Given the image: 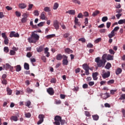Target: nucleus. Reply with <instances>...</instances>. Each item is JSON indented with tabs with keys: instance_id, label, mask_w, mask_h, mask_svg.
I'll return each instance as SVG.
<instances>
[{
	"instance_id": "obj_14",
	"label": "nucleus",
	"mask_w": 125,
	"mask_h": 125,
	"mask_svg": "<svg viewBox=\"0 0 125 125\" xmlns=\"http://www.w3.org/2000/svg\"><path fill=\"white\" fill-rule=\"evenodd\" d=\"M98 72H95L92 74V77L93 78L94 81H97L98 80Z\"/></svg>"
},
{
	"instance_id": "obj_42",
	"label": "nucleus",
	"mask_w": 125,
	"mask_h": 125,
	"mask_svg": "<svg viewBox=\"0 0 125 125\" xmlns=\"http://www.w3.org/2000/svg\"><path fill=\"white\" fill-rule=\"evenodd\" d=\"M79 42H85L86 40L84 38H80L78 40Z\"/></svg>"
},
{
	"instance_id": "obj_35",
	"label": "nucleus",
	"mask_w": 125,
	"mask_h": 125,
	"mask_svg": "<svg viewBox=\"0 0 125 125\" xmlns=\"http://www.w3.org/2000/svg\"><path fill=\"white\" fill-rule=\"evenodd\" d=\"M54 37H55V34H51L48 35L46 36L47 39H51V38H53Z\"/></svg>"
},
{
	"instance_id": "obj_13",
	"label": "nucleus",
	"mask_w": 125,
	"mask_h": 125,
	"mask_svg": "<svg viewBox=\"0 0 125 125\" xmlns=\"http://www.w3.org/2000/svg\"><path fill=\"white\" fill-rule=\"evenodd\" d=\"M19 7L21 8V9H24L27 7V5L24 3H20L19 4Z\"/></svg>"
},
{
	"instance_id": "obj_33",
	"label": "nucleus",
	"mask_w": 125,
	"mask_h": 125,
	"mask_svg": "<svg viewBox=\"0 0 125 125\" xmlns=\"http://www.w3.org/2000/svg\"><path fill=\"white\" fill-rule=\"evenodd\" d=\"M59 6V4H58V3H55V4H54V6H53V9H54L55 10L57 9V8H58Z\"/></svg>"
},
{
	"instance_id": "obj_50",
	"label": "nucleus",
	"mask_w": 125,
	"mask_h": 125,
	"mask_svg": "<svg viewBox=\"0 0 125 125\" xmlns=\"http://www.w3.org/2000/svg\"><path fill=\"white\" fill-rule=\"evenodd\" d=\"M31 113H27L25 114V116L26 118H31Z\"/></svg>"
},
{
	"instance_id": "obj_63",
	"label": "nucleus",
	"mask_w": 125,
	"mask_h": 125,
	"mask_svg": "<svg viewBox=\"0 0 125 125\" xmlns=\"http://www.w3.org/2000/svg\"><path fill=\"white\" fill-rule=\"evenodd\" d=\"M10 54L11 55H14V54H15V51H14V50H10Z\"/></svg>"
},
{
	"instance_id": "obj_58",
	"label": "nucleus",
	"mask_w": 125,
	"mask_h": 125,
	"mask_svg": "<svg viewBox=\"0 0 125 125\" xmlns=\"http://www.w3.org/2000/svg\"><path fill=\"white\" fill-rule=\"evenodd\" d=\"M2 35V38H3L4 39H6L7 38V36H6V35L5 34V33H2L1 34Z\"/></svg>"
},
{
	"instance_id": "obj_30",
	"label": "nucleus",
	"mask_w": 125,
	"mask_h": 125,
	"mask_svg": "<svg viewBox=\"0 0 125 125\" xmlns=\"http://www.w3.org/2000/svg\"><path fill=\"white\" fill-rule=\"evenodd\" d=\"M73 3H75L76 4H81V1L79 0H71Z\"/></svg>"
},
{
	"instance_id": "obj_12",
	"label": "nucleus",
	"mask_w": 125,
	"mask_h": 125,
	"mask_svg": "<svg viewBox=\"0 0 125 125\" xmlns=\"http://www.w3.org/2000/svg\"><path fill=\"white\" fill-rule=\"evenodd\" d=\"M64 58V55H62L61 54H59L56 56V59L59 61L62 60V59Z\"/></svg>"
},
{
	"instance_id": "obj_18",
	"label": "nucleus",
	"mask_w": 125,
	"mask_h": 125,
	"mask_svg": "<svg viewBox=\"0 0 125 125\" xmlns=\"http://www.w3.org/2000/svg\"><path fill=\"white\" fill-rule=\"evenodd\" d=\"M64 51L65 53H68V54H70V53H73V50H71L69 48H65Z\"/></svg>"
},
{
	"instance_id": "obj_55",
	"label": "nucleus",
	"mask_w": 125,
	"mask_h": 125,
	"mask_svg": "<svg viewBox=\"0 0 125 125\" xmlns=\"http://www.w3.org/2000/svg\"><path fill=\"white\" fill-rule=\"evenodd\" d=\"M26 91L28 93H31V92H33V89H30V88H27Z\"/></svg>"
},
{
	"instance_id": "obj_47",
	"label": "nucleus",
	"mask_w": 125,
	"mask_h": 125,
	"mask_svg": "<svg viewBox=\"0 0 125 125\" xmlns=\"http://www.w3.org/2000/svg\"><path fill=\"white\" fill-rule=\"evenodd\" d=\"M4 42L5 43V44H8V42H9V40L8 38L7 37V38H5L4 39Z\"/></svg>"
},
{
	"instance_id": "obj_20",
	"label": "nucleus",
	"mask_w": 125,
	"mask_h": 125,
	"mask_svg": "<svg viewBox=\"0 0 125 125\" xmlns=\"http://www.w3.org/2000/svg\"><path fill=\"white\" fill-rule=\"evenodd\" d=\"M37 52H42V51H43V46H40L39 47L36 48Z\"/></svg>"
},
{
	"instance_id": "obj_19",
	"label": "nucleus",
	"mask_w": 125,
	"mask_h": 125,
	"mask_svg": "<svg viewBox=\"0 0 125 125\" xmlns=\"http://www.w3.org/2000/svg\"><path fill=\"white\" fill-rule=\"evenodd\" d=\"M101 97L103 99H107V98H109L110 97V95L109 94H102Z\"/></svg>"
},
{
	"instance_id": "obj_7",
	"label": "nucleus",
	"mask_w": 125,
	"mask_h": 125,
	"mask_svg": "<svg viewBox=\"0 0 125 125\" xmlns=\"http://www.w3.org/2000/svg\"><path fill=\"white\" fill-rule=\"evenodd\" d=\"M39 121L37 123V125H41L43 123V119H44V115L40 114L39 115Z\"/></svg>"
},
{
	"instance_id": "obj_43",
	"label": "nucleus",
	"mask_w": 125,
	"mask_h": 125,
	"mask_svg": "<svg viewBox=\"0 0 125 125\" xmlns=\"http://www.w3.org/2000/svg\"><path fill=\"white\" fill-rule=\"evenodd\" d=\"M115 83V80L113 79L110 80L107 82L108 84H112V83Z\"/></svg>"
},
{
	"instance_id": "obj_29",
	"label": "nucleus",
	"mask_w": 125,
	"mask_h": 125,
	"mask_svg": "<svg viewBox=\"0 0 125 125\" xmlns=\"http://www.w3.org/2000/svg\"><path fill=\"white\" fill-rule=\"evenodd\" d=\"M122 71L123 70H122V68H117L116 71V75H120V74L122 73Z\"/></svg>"
},
{
	"instance_id": "obj_32",
	"label": "nucleus",
	"mask_w": 125,
	"mask_h": 125,
	"mask_svg": "<svg viewBox=\"0 0 125 125\" xmlns=\"http://www.w3.org/2000/svg\"><path fill=\"white\" fill-rule=\"evenodd\" d=\"M107 59V60H113L114 56H112L111 55H108Z\"/></svg>"
},
{
	"instance_id": "obj_9",
	"label": "nucleus",
	"mask_w": 125,
	"mask_h": 125,
	"mask_svg": "<svg viewBox=\"0 0 125 125\" xmlns=\"http://www.w3.org/2000/svg\"><path fill=\"white\" fill-rule=\"evenodd\" d=\"M53 26L55 27V29H56V30H58V29H59V22H58V21H54Z\"/></svg>"
},
{
	"instance_id": "obj_8",
	"label": "nucleus",
	"mask_w": 125,
	"mask_h": 125,
	"mask_svg": "<svg viewBox=\"0 0 125 125\" xmlns=\"http://www.w3.org/2000/svg\"><path fill=\"white\" fill-rule=\"evenodd\" d=\"M63 38H64V39H67V41H68L69 42H71V41H72V36H70L69 33H65L63 35Z\"/></svg>"
},
{
	"instance_id": "obj_44",
	"label": "nucleus",
	"mask_w": 125,
	"mask_h": 125,
	"mask_svg": "<svg viewBox=\"0 0 125 125\" xmlns=\"http://www.w3.org/2000/svg\"><path fill=\"white\" fill-rule=\"evenodd\" d=\"M34 14L35 16H39L40 15V13H39V11L35 10L34 12Z\"/></svg>"
},
{
	"instance_id": "obj_25",
	"label": "nucleus",
	"mask_w": 125,
	"mask_h": 125,
	"mask_svg": "<svg viewBox=\"0 0 125 125\" xmlns=\"http://www.w3.org/2000/svg\"><path fill=\"white\" fill-rule=\"evenodd\" d=\"M115 33L112 31H111V33L108 35V37L109 38V39H112V38L115 37Z\"/></svg>"
},
{
	"instance_id": "obj_11",
	"label": "nucleus",
	"mask_w": 125,
	"mask_h": 125,
	"mask_svg": "<svg viewBox=\"0 0 125 125\" xmlns=\"http://www.w3.org/2000/svg\"><path fill=\"white\" fill-rule=\"evenodd\" d=\"M47 92L49 94H53L54 93V89L52 87H49L47 89Z\"/></svg>"
},
{
	"instance_id": "obj_1",
	"label": "nucleus",
	"mask_w": 125,
	"mask_h": 125,
	"mask_svg": "<svg viewBox=\"0 0 125 125\" xmlns=\"http://www.w3.org/2000/svg\"><path fill=\"white\" fill-rule=\"evenodd\" d=\"M37 31H34L31 33V37L28 39L29 42L30 43H36L39 40H40V36L36 34Z\"/></svg>"
},
{
	"instance_id": "obj_4",
	"label": "nucleus",
	"mask_w": 125,
	"mask_h": 125,
	"mask_svg": "<svg viewBox=\"0 0 125 125\" xmlns=\"http://www.w3.org/2000/svg\"><path fill=\"white\" fill-rule=\"evenodd\" d=\"M54 120L55 122H54L55 125H60V122L62 120V118L58 115L55 116Z\"/></svg>"
},
{
	"instance_id": "obj_59",
	"label": "nucleus",
	"mask_w": 125,
	"mask_h": 125,
	"mask_svg": "<svg viewBox=\"0 0 125 125\" xmlns=\"http://www.w3.org/2000/svg\"><path fill=\"white\" fill-rule=\"evenodd\" d=\"M21 22L22 23H25V22H27V19L25 18H22L21 19Z\"/></svg>"
},
{
	"instance_id": "obj_48",
	"label": "nucleus",
	"mask_w": 125,
	"mask_h": 125,
	"mask_svg": "<svg viewBox=\"0 0 125 125\" xmlns=\"http://www.w3.org/2000/svg\"><path fill=\"white\" fill-rule=\"evenodd\" d=\"M107 20H108V17H104L102 19V21H103V22H106Z\"/></svg>"
},
{
	"instance_id": "obj_57",
	"label": "nucleus",
	"mask_w": 125,
	"mask_h": 125,
	"mask_svg": "<svg viewBox=\"0 0 125 125\" xmlns=\"http://www.w3.org/2000/svg\"><path fill=\"white\" fill-rule=\"evenodd\" d=\"M109 53H110V54H112L113 55L115 54V51H114V50H113V49H109Z\"/></svg>"
},
{
	"instance_id": "obj_51",
	"label": "nucleus",
	"mask_w": 125,
	"mask_h": 125,
	"mask_svg": "<svg viewBox=\"0 0 125 125\" xmlns=\"http://www.w3.org/2000/svg\"><path fill=\"white\" fill-rule=\"evenodd\" d=\"M2 84H7V81H6V80L5 79H2Z\"/></svg>"
},
{
	"instance_id": "obj_52",
	"label": "nucleus",
	"mask_w": 125,
	"mask_h": 125,
	"mask_svg": "<svg viewBox=\"0 0 125 125\" xmlns=\"http://www.w3.org/2000/svg\"><path fill=\"white\" fill-rule=\"evenodd\" d=\"M120 100H125V94H123L121 95V97L119 98Z\"/></svg>"
},
{
	"instance_id": "obj_31",
	"label": "nucleus",
	"mask_w": 125,
	"mask_h": 125,
	"mask_svg": "<svg viewBox=\"0 0 125 125\" xmlns=\"http://www.w3.org/2000/svg\"><path fill=\"white\" fill-rule=\"evenodd\" d=\"M31 101H28L27 102L25 103V105L26 106V107H30V106L31 105Z\"/></svg>"
},
{
	"instance_id": "obj_49",
	"label": "nucleus",
	"mask_w": 125,
	"mask_h": 125,
	"mask_svg": "<svg viewBox=\"0 0 125 125\" xmlns=\"http://www.w3.org/2000/svg\"><path fill=\"white\" fill-rule=\"evenodd\" d=\"M78 18H83V15L82 13H79L77 16Z\"/></svg>"
},
{
	"instance_id": "obj_23",
	"label": "nucleus",
	"mask_w": 125,
	"mask_h": 125,
	"mask_svg": "<svg viewBox=\"0 0 125 125\" xmlns=\"http://www.w3.org/2000/svg\"><path fill=\"white\" fill-rule=\"evenodd\" d=\"M67 13H69V14H70L71 15H75L76 13V11L75 10H70L67 12Z\"/></svg>"
},
{
	"instance_id": "obj_16",
	"label": "nucleus",
	"mask_w": 125,
	"mask_h": 125,
	"mask_svg": "<svg viewBox=\"0 0 125 125\" xmlns=\"http://www.w3.org/2000/svg\"><path fill=\"white\" fill-rule=\"evenodd\" d=\"M74 23L75 25L81 26V22L79 21V19L77 17H75Z\"/></svg>"
},
{
	"instance_id": "obj_36",
	"label": "nucleus",
	"mask_w": 125,
	"mask_h": 125,
	"mask_svg": "<svg viewBox=\"0 0 125 125\" xmlns=\"http://www.w3.org/2000/svg\"><path fill=\"white\" fill-rule=\"evenodd\" d=\"M6 90L8 94H11L12 93V90L9 87H7Z\"/></svg>"
},
{
	"instance_id": "obj_6",
	"label": "nucleus",
	"mask_w": 125,
	"mask_h": 125,
	"mask_svg": "<svg viewBox=\"0 0 125 125\" xmlns=\"http://www.w3.org/2000/svg\"><path fill=\"white\" fill-rule=\"evenodd\" d=\"M62 62L63 66H67L69 63V61H68V56L63 55V59L62 60Z\"/></svg>"
},
{
	"instance_id": "obj_24",
	"label": "nucleus",
	"mask_w": 125,
	"mask_h": 125,
	"mask_svg": "<svg viewBox=\"0 0 125 125\" xmlns=\"http://www.w3.org/2000/svg\"><path fill=\"white\" fill-rule=\"evenodd\" d=\"M92 118L94 121H98V120H99V116L97 114L92 115Z\"/></svg>"
},
{
	"instance_id": "obj_37",
	"label": "nucleus",
	"mask_w": 125,
	"mask_h": 125,
	"mask_svg": "<svg viewBox=\"0 0 125 125\" xmlns=\"http://www.w3.org/2000/svg\"><path fill=\"white\" fill-rule=\"evenodd\" d=\"M33 6H34V4H29L28 5V8L27 9V10L30 11L31 9L33 8Z\"/></svg>"
},
{
	"instance_id": "obj_40",
	"label": "nucleus",
	"mask_w": 125,
	"mask_h": 125,
	"mask_svg": "<svg viewBox=\"0 0 125 125\" xmlns=\"http://www.w3.org/2000/svg\"><path fill=\"white\" fill-rule=\"evenodd\" d=\"M44 10L45 12H49V11H50V8L49 7H45Z\"/></svg>"
},
{
	"instance_id": "obj_54",
	"label": "nucleus",
	"mask_w": 125,
	"mask_h": 125,
	"mask_svg": "<svg viewBox=\"0 0 125 125\" xmlns=\"http://www.w3.org/2000/svg\"><path fill=\"white\" fill-rule=\"evenodd\" d=\"M42 61L44 62H46V58L45 57V56H42Z\"/></svg>"
},
{
	"instance_id": "obj_3",
	"label": "nucleus",
	"mask_w": 125,
	"mask_h": 125,
	"mask_svg": "<svg viewBox=\"0 0 125 125\" xmlns=\"http://www.w3.org/2000/svg\"><path fill=\"white\" fill-rule=\"evenodd\" d=\"M83 70L85 71V75H86V76H88V75H89V69H90L88 65L86 63H84L83 64Z\"/></svg>"
},
{
	"instance_id": "obj_5",
	"label": "nucleus",
	"mask_w": 125,
	"mask_h": 125,
	"mask_svg": "<svg viewBox=\"0 0 125 125\" xmlns=\"http://www.w3.org/2000/svg\"><path fill=\"white\" fill-rule=\"evenodd\" d=\"M3 68L4 70H7L8 69H9L11 72H13V66H11L9 63H6L5 65H3Z\"/></svg>"
},
{
	"instance_id": "obj_56",
	"label": "nucleus",
	"mask_w": 125,
	"mask_h": 125,
	"mask_svg": "<svg viewBox=\"0 0 125 125\" xmlns=\"http://www.w3.org/2000/svg\"><path fill=\"white\" fill-rule=\"evenodd\" d=\"M51 83H56V79L55 78H52L51 80Z\"/></svg>"
},
{
	"instance_id": "obj_28",
	"label": "nucleus",
	"mask_w": 125,
	"mask_h": 125,
	"mask_svg": "<svg viewBox=\"0 0 125 125\" xmlns=\"http://www.w3.org/2000/svg\"><path fill=\"white\" fill-rule=\"evenodd\" d=\"M11 120L12 121H14V122H17V121H18V118L17 117V116H12L11 117Z\"/></svg>"
},
{
	"instance_id": "obj_46",
	"label": "nucleus",
	"mask_w": 125,
	"mask_h": 125,
	"mask_svg": "<svg viewBox=\"0 0 125 125\" xmlns=\"http://www.w3.org/2000/svg\"><path fill=\"white\" fill-rule=\"evenodd\" d=\"M15 34V32L14 31L11 32L10 34V38H13V37H14Z\"/></svg>"
},
{
	"instance_id": "obj_15",
	"label": "nucleus",
	"mask_w": 125,
	"mask_h": 125,
	"mask_svg": "<svg viewBox=\"0 0 125 125\" xmlns=\"http://www.w3.org/2000/svg\"><path fill=\"white\" fill-rule=\"evenodd\" d=\"M110 71H108L106 73H104V74L102 75V77L104 79H106V78H109L110 77Z\"/></svg>"
},
{
	"instance_id": "obj_26",
	"label": "nucleus",
	"mask_w": 125,
	"mask_h": 125,
	"mask_svg": "<svg viewBox=\"0 0 125 125\" xmlns=\"http://www.w3.org/2000/svg\"><path fill=\"white\" fill-rule=\"evenodd\" d=\"M99 13H100V11H99V10H96L93 13L92 16H93V17H95V16L98 15Z\"/></svg>"
},
{
	"instance_id": "obj_2",
	"label": "nucleus",
	"mask_w": 125,
	"mask_h": 125,
	"mask_svg": "<svg viewBox=\"0 0 125 125\" xmlns=\"http://www.w3.org/2000/svg\"><path fill=\"white\" fill-rule=\"evenodd\" d=\"M95 62H97L98 67H104L106 62V60L100 59V57H97L95 59Z\"/></svg>"
},
{
	"instance_id": "obj_27",
	"label": "nucleus",
	"mask_w": 125,
	"mask_h": 125,
	"mask_svg": "<svg viewBox=\"0 0 125 125\" xmlns=\"http://www.w3.org/2000/svg\"><path fill=\"white\" fill-rule=\"evenodd\" d=\"M111 67H112V64H111L110 62H107L106 65L105 66V68L107 69V70H109V69H110Z\"/></svg>"
},
{
	"instance_id": "obj_38",
	"label": "nucleus",
	"mask_w": 125,
	"mask_h": 125,
	"mask_svg": "<svg viewBox=\"0 0 125 125\" xmlns=\"http://www.w3.org/2000/svg\"><path fill=\"white\" fill-rule=\"evenodd\" d=\"M120 29V27L116 26L115 27L113 30L112 31L113 33H115V32H117L118 30Z\"/></svg>"
},
{
	"instance_id": "obj_22",
	"label": "nucleus",
	"mask_w": 125,
	"mask_h": 125,
	"mask_svg": "<svg viewBox=\"0 0 125 125\" xmlns=\"http://www.w3.org/2000/svg\"><path fill=\"white\" fill-rule=\"evenodd\" d=\"M15 67L16 68V72H20V71H21V69H22V67H21V66L20 65H18Z\"/></svg>"
},
{
	"instance_id": "obj_64",
	"label": "nucleus",
	"mask_w": 125,
	"mask_h": 125,
	"mask_svg": "<svg viewBox=\"0 0 125 125\" xmlns=\"http://www.w3.org/2000/svg\"><path fill=\"white\" fill-rule=\"evenodd\" d=\"M122 112L123 113V115L124 118H125V110L124 108H123L122 109Z\"/></svg>"
},
{
	"instance_id": "obj_62",
	"label": "nucleus",
	"mask_w": 125,
	"mask_h": 125,
	"mask_svg": "<svg viewBox=\"0 0 125 125\" xmlns=\"http://www.w3.org/2000/svg\"><path fill=\"white\" fill-rule=\"evenodd\" d=\"M83 88H88V85L87 83H84L83 85Z\"/></svg>"
},
{
	"instance_id": "obj_34",
	"label": "nucleus",
	"mask_w": 125,
	"mask_h": 125,
	"mask_svg": "<svg viewBox=\"0 0 125 125\" xmlns=\"http://www.w3.org/2000/svg\"><path fill=\"white\" fill-rule=\"evenodd\" d=\"M118 24H119V25H121L122 24H125V19L119 20L118 21Z\"/></svg>"
},
{
	"instance_id": "obj_17",
	"label": "nucleus",
	"mask_w": 125,
	"mask_h": 125,
	"mask_svg": "<svg viewBox=\"0 0 125 125\" xmlns=\"http://www.w3.org/2000/svg\"><path fill=\"white\" fill-rule=\"evenodd\" d=\"M40 18L42 20H45V12H43L41 14Z\"/></svg>"
},
{
	"instance_id": "obj_10",
	"label": "nucleus",
	"mask_w": 125,
	"mask_h": 125,
	"mask_svg": "<svg viewBox=\"0 0 125 125\" xmlns=\"http://www.w3.org/2000/svg\"><path fill=\"white\" fill-rule=\"evenodd\" d=\"M49 48L48 47H46L44 49V53L46 55V57H49L50 56V53L48 52Z\"/></svg>"
},
{
	"instance_id": "obj_39",
	"label": "nucleus",
	"mask_w": 125,
	"mask_h": 125,
	"mask_svg": "<svg viewBox=\"0 0 125 125\" xmlns=\"http://www.w3.org/2000/svg\"><path fill=\"white\" fill-rule=\"evenodd\" d=\"M84 114L85 115V116L86 117H90L91 115H90V113H89V112L87 111H84Z\"/></svg>"
},
{
	"instance_id": "obj_45",
	"label": "nucleus",
	"mask_w": 125,
	"mask_h": 125,
	"mask_svg": "<svg viewBox=\"0 0 125 125\" xmlns=\"http://www.w3.org/2000/svg\"><path fill=\"white\" fill-rule=\"evenodd\" d=\"M15 14L17 17H20L21 16V13L20 12L16 11Z\"/></svg>"
},
{
	"instance_id": "obj_21",
	"label": "nucleus",
	"mask_w": 125,
	"mask_h": 125,
	"mask_svg": "<svg viewBox=\"0 0 125 125\" xmlns=\"http://www.w3.org/2000/svg\"><path fill=\"white\" fill-rule=\"evenodd\" d=\"M24 68L25 70H30V65L27 62H25L24 64Z\"/></svg>"
},
{
	"instance_id": "obj_53",
	"label": "nucleus",
	"mask_w": 125,
	"mask_h": 125,
	"mask_svg": "<svg viewBox=\"0 0 125 125\" xmlns=\"http://www.w3.org/2000/svg\"><path fill=\"white\" fill-rule=\"evenodd\" d=\"M106 32V29H102L100 30V33H101L102 34H104V33Z\"/></svg>"
},
{
	"instance_id": "obj_60",
	"label": "nucleus",
	"mask_w": 125,
	"mask_h": 125,
	"mask_svg": "<svg viewBox=\"0 0 125 125\" xmlns=\"http://www.w3.org/2000/svg\"><path fill=\"white\" fill-rule=\"evenodd\" d=\"M6 9H7V10H12V7L9 6H7L5 7Z\"/></svg>"
},
{
	"instance_id": "obj_41",
	"label": "nucleus",
	"mask_w": 125,
	"mask_h": 125,
	"mask_svg": "<svg viewBox=\"0 0 125 125\" xmlns=\"http://www.w3.org/2000/svg\"><path fill=\"white\" fill-rule=\"evenodd\" d=\"M4 51L7 53V52H9V49H8V47L6 46L4 47Z\"/></svg>"
},
{
	"instance_id": "obj_61",
	"label": "nucleus",
	"mask_w": 125,
	"mask_h": 125,
	"mask_svg": "<svg viewBox=\"0 0 125 125\" xmlns=\"http://www.w3.org/2000/svg\"><path fill=\"white\" fill-rule=\"evenodd\" d=\"M111 26V22H108L106 23V28H107V29H109V28H110V27Z\"/></svg>"
}]
</instances>
